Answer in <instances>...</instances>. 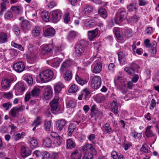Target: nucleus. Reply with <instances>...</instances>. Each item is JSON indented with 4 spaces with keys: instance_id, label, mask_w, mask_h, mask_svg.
Listing matches in <instances>:
<instances>
[{
    "instance_id": "nucleus-1",
    "label": "nucleus",
    "mask_w": 159,
    "mask_h": 159,
    "mask_svg": "<svg viewBox=\"0 0 159 159\" xmlns=\"http://www.w3.org/2000/svg\"><path fill=\"white\" fill-rule=\"evenodd\" d=\"M88 45L87 42L85 40H81L79 43L77 44L75 48V52L78 56H81L84 54L85 48Z\"/></svg>"
},
{
    "instance_id": "nucleus-2",
    "label": "nucleus",
    "mask_w": 159,
    "mask_h": 159,
    "mask_svg": "<svg viewBox=\"0 0 159 159\" xmlns=\"http://www.w3.org/2000/svg\"><path fill=\"white\" fill-rule=\"evenodd\" d=\"M53 76V73L50 70L47 69L41 72L39 74L41 81L43 82H47L50 81Z\"/></svg>"
},
{
    "instance_id": "nucleus-3",
    "label": "nucleus",
    "mask_w": 159,
    "mask_h": 159,
    "mask_svg": "<svg viewBox=\"0 0 159 159\" xmlns=\"http://www.w3.org/2000/svg\"><path fill=\"white\" fill-rule=\"evenodd\" d=\"M101 83L102 80L101 77L96 75L92 78L91 81L90 85L92 88L97 89L100 87Z\"/></svg>"
},
{
    "instance_id": "nucleus-4",
    "label": "nucleus",
    "mask_w": 159,
    "mask_h": 159,
    "mask_svg": "<svg viewBox=\"0 0 159 159\" xmlns=\"http://www.w3.org/2000/svg\"><path fill=\"white\" fill-rule=\"evenodd\" d=\"M59 99L57 98H55L50 103L51 109L53 113L56 114L60 110V107L58 105Z\"/></svg>"
},
{
    "instance_id": "nucleus-5",
    "label": "nucleus",
    "mask_w": 159,
    "mask_h": 159,
    "mask_svg": "<svg viewBox=\"0 0 159 159\" xmlns=\"http://www.w3.org/2000/svg\"><path fill=\"white\" fill-rule=\"evenodd\" d=\"M53 47L52 44H46L42 47L40 51L42 55L46 56L53 50Z\"/></svg>"
},
{
    "instance_id": "nucleus-6",
    "label": "nucleus",
    "mask_w": 159,
    "mask_h": 159,
    "mask_svg": "<svg viewBox=\"0 0 159 159\" xmlns=\"http://www.w3.org/2000/svg\"><path fill=\"white\" fill-rule=\"evenodd\" d=\"M52 90L50 86H47L44 89L43 93V97L46 100L50 99L52 97Z\"/></svg>"
},
{
    "instance_id": "nucleus-7",
    "label": "nucleus",
    "mask_w": 159,
    "mask_h": 159,
    "mask_svg": "<svg viewBox=\"0 0 159 159\" xmlns=\"http://www.w3.org/2000/svg\"><path fill=\"white\" fill-rule=\"evenodd\" d=\"M114 82L115 85L119 89H123L125 87V84L122 77H116Z\"/></svg>"
},
{
    "instance_id": "nucleus-8",
    "label": "nucleus",
    "mask_w": 159,
    "mask_h": 159,
    "mask_svg": "<svg viewBox=\"0 0 159 159\" xmlns=\"http://www.w3.org/2000/svg\"><path fill=\"white\" fill-rule=\"evenodd\" d=\"M13 68L16 71L20 73L24 71L25 66L23 62L19 61L14 63L13 66Z\"/></svg>"
},
{
    "instance_id": "nucleus-9",
    "label": "nucleus",
    "mask_w": 159,
    "mask_h": 159,
    "mask_svg": "<svg viewBox=\"0 0 159 159\" xmlns=\"http://www.w3.org/2000/svg\"><path fill=\"white\" fill-rule=\"evenodd\" d=\"M23 110L24 108L22 106H18L13 108L10 111V113L12 116L15 117L18 116L19 112Z\"/></svg>"
},
{
    "instance_id": "nucleus-10",
    "label": "nucleus",
    "mask_w": 159,
    "mask_h": 159,
    "mask_svg": "<svg viewBox=\"0 0 159 159\" xmlns=\"http://www.w3.org/2000/svg\"><path fill=\"white\" fill-rule=\"evenodd\" d=\"M16 92L19 93H21L25 91V86L23 83L19 82L17 83L14 87Z\"/></svg>"
},
{
    "instance_id": "nucleus-11",
    "label": "nucleus",
    "mask_w": 159,
    "mask_h": 159,
    "mask_svg": "<svg viewBox=\"0 0 159 159\" xmlns=\"http://www.w3.org/2000/svg\"><path fill=\"white\" fill-rule=\"evenodd\" d=\"M20 150L21 156L23 158H25L31 154V151L30 149L24 146H21Z\"/></svg>"
},
{
    "instance_id": "nucleus-12",
    "label": "nucleus",
    "mask_w": 159,
    "mask_h": 159,
    "mask_svg": "<svg viewBox=\"0 0 159 159\" xmlns=\"http://www.w3.org/2000/svg\"><path fill=\"white\" fill-rule=\"evenodd\" d=\"M21 24V28L24 32L28 31L30 29L31 24L29 20H23Z\"/></svg>"
},
{
    "instance_id": "nucleus-13",
    "label": "nucleus",
    "mask_w": 159,
    "mask_h": 159,
    "mask_svg": "<svg viewBox=\"0 0 159 159\" xmlns=\"http://www.w3.org/2000/svg\"><path fill=\"white\" fill-rule=\"evenodd\" d=\"M72 62L70 59H67L64 61L60 68L61 71L63 72L72 65Z\"/></svg>"
},
{
    "instance_id": "nucleus-14",
    "label": "nucleus",
    "mask_w": 159,
    "mask_h": 159,
    "mask_svg": "<svg viewBox=\"0 0 159 159\" xmlns=\"http://www.w3.org/2000/svg\"><path fill=\"white\" fill-rule=\"evenodd\" d=\"M113 32L118 40L122 41L123 40L121 29L120 28L115 27L113 29Z\"/></svg>"
},
{
    "instance_id": "nucleus-15",
    "label": "nucleus",
    "mask_w": 159,
    "mask_h": 159,
    "mask_svg": "<svg viewBox=\"0 0 159 159\" xmlns=\"http://www.w3.org/2000/svg\"><path fill=\"white\" fill-rule=\"evenodd\" d=\"M102 131L106 134H110L113 131V129L110 126L109 123H107L104 124L102 127Z\"/></svg>"
},
{
    "instance_id": "nucleus-16",
    "label": "nucleus",
    "mask_w": 159,
    "mask_h": 159,
    "mask_svg": "<svg viewBox=\"0 0 159 159\" xmlns=\"http://www.w3.org/2000/svg\"><path fill=\"white\" fill-rule=\"evenodd\" d=\"M35 154L37 157L41 156L42 157V159H49L50 156L49 153L46 151H37Z\"/></svg>"
},
{
    "instance_id": "nucleus-17",
    "label": "nucleus",
    "mask_w": 159,
    "mask_h": 159,
    "mask_svg": "<svg viewBox=\"0 0 159 159\" xmlns=\"http://www.w3.org/2000/svg\"><path fill=\"white\" fill-rule=\"evenodd\" d=\"M51 14L53 20H60L61 18V11L60 10H54L52 12Z\"/></svg>"
},
{
    "instance_id": "nucleus-18",
    "label": "nucleus",
    "mask_w": 159,
    "mask_h": 159,
    "mask_svg": "<svg viewBox=\"0 0 159 159\" xmlns=\"http://www.w3.org/2000/svg\"><path fill=\"white\" fill-rule=\"evenodd\" d=\"M102 63L100 62H98L94 65L92 72L95 74L100 73L102 70Z\"/></svg>"
},
{
    "instance_id": "nucleus-19",
    "label": "nucleus",
    "mask_w": 159,
    "mask_h": 159,
    "mask_svg": "<svg viewBox=\"0 0 159 159\" xmlns=\"http://www.w3.org/2000/svg\"><path fill=\"white\" fill-rule=\"evenodd\" d=\"M55 33V31L53 28H48L45 30L44 32L45 37H51L54 36Z\"/></svg>"
},
{
    "instance_id": "nucleus-20",
    "label": "nucleus",
    "mask_w": 159,
    "mask_h": 159,
    "mask_svg": "<svg viewBox=\"0 0 159 159\" xmlns=\"http://www.w3.org/2000/svg\"><path fill=\"white\" fill-rule=\"evenodd\" d=\"M98 30L96 28L94 30L89 31L88 32V35L89 39L92 41L98 35Z\"/></svg>"
},
{
    "instance_id": "nucleus-21",
    "label": "nucleus",
    "mask_w": 159,
    "mask_h": 159,
    "mask_svg": "<svg viewBox=\"0 0 159 159\" xmlns=\"http://www.w3.org/2000/svg\"><path fill=\"white\" fill-rule=\"evenodd\" d=\"M66 124L65 120L61 119L57 121L56 124V129L58 131H61L63 129Z\"/></svg>"
},
{
    "instance_id": "nucleus-22",
    "label": "nucleus",
    "mask_w": 159,
    "mask_h": 159,
    "mask_svg": "<svg viewBox=\"0 0 159 159\" xmlns=\"http://www.w3.org/2000/svg\"><path fill=\"white\" fill-rule=\"evenodd\" d=\"M1 86L3 89H8L10 87V84L9 83L8 79L6 78H3L2 81Z\"/></svg>"
},
{
    "instance_id": "nucleus-23",
    "label": "nucleus",
    "mask_w": 159,
    "mask_h": 159,
    "mask_svg": "<svg viewBox=\"0 0 159 159\" xmlns=\"http://www.w3.org/2000/svg\"><path fill=\"white\" fill-rule=\"evenodd\" d=\"M81 153L78 150L73 151L70 156L71 159H81Z\"/></svg>"
},
{
    "instance_id": "nucleus-24",
    "label": "nucleus",
    "mask_w": 159,
    "mask_h": 159,
    "mask_svg": "<svg viewBox=\"0 0 159 159\" xmlns=\"http://www.w3.org/2000/svg\"><path fill=\"white\" fill-rule=\"evenodd\" d=\"M118 60L121 64H123L126 61L125 53L122 52H120L117 53Z\"/></svg>"
},
{
    "instance_id": "nucleus-25",
    "label": "nucleus",
    "mask_w": 159,
    "mask_h": 159,
    "mask_svg": "<svg viewBox=\"0 0 159 159\" xmlns=\"http://www.w3.org/2000/svg\"><path fill=\"white\" fill-rule=\"evenodd\" d=\"M64 85L61 82H58L56 83L54 86L55 92L57 93H59L61 89L64 87Z\"/></svg>"
},
{
    "instance_id": "nucleus-26",
    "label": "nucleus",
    "mask_w": 159,
    "mask_h": 159,
    "mask_svg": "<svg viewBox=\"0 0 159 159\" xmlns=\"http://www.w3.org/2000/svg\"><path fill=\"white\" fill-rule=\"evenodd\" d=\"M31 32L33 36L34 37L38 36L40 33V27L38 26H35L32 30Z\"/></svg>"
},
{
    "instance_id": "nucleus-27",
    "label": "nucleus",
    "mask_w": 159,
    "mask_h": 159,
    "mask_svg": "<svg viewBox=\"0 0 159 159\" xmlns=\"http://www.w3.org/2000/svg\"><path fill=\"white\" fill-rule=\"evenodd\" d=\"M152 126H148L146 128L145 134L148 137H152L154 136V134L151 129Z\"/></svg>"
},
{
    "instance_id": "nucleus-28",
    "label": "nucleus",
    "mask_w": 159,
    "mask_h": 159,
    "mask_svg": "<svg viewBox=\"0 0 159 159\" xmlns=\"http://www.w3.org/2000/svg\"><path fill=\"white\" fill-rule=\"evenodd\" d=\"M84 23L85 26L89 28H92L97 25L94 20H85Z\"/></svg>"
},
{
    "instance_id": "nucleus-29",
    "label": "nucleus",
    "mask_w": 159,
    "mask_h": 159,
    "mask_svg": "<svg viewBox=\"0 0 159 159\" xmlns=\"http://www.w3.org/2000/svg\"><path fill=\"white\" fill-rule=\"evenodd\" d=\"M42 123V120L41 118L39 116L37 117L36 119L34 121L32 124V126H34L33 129V130H34L36 127L38 125H41Z\"/></svg>"
},
{
    "instance_id": "nucleus-30",
    "label": "nucleus",
    "mask_w": 159,
    "mask_h": 159,
    "mask_svg": "<svg viewBox=\"0 0 159 159\" xmlns=\"http://www.w3.org/2000/svg\"><path fill=\"white\" fill-rule=\"evenodd\" d=\"M28 50L31 56H35L37 52V48L34 47L31 44H29L28 47Z\"/></svg>"
},
{
    "instance_id": "nucleus-31",
    "label": "nucleus",
    "mask_w": 159,
    "mask_h": 159,
    "mask_svg": "<svg viewBox=\"0 0 159 159\" xmlns=\"http://www.w3.org/2000/svg\"><path fill=\"white\" fill-rule=\"evenodd\" d=\"M7 41V36L6 33L1 32L0 33V43L2 44Z\"/></svg>"
},
{
    "instance_id": "nucleus-32",
    "label": "nucleus",
    "mask_w": 159,
    "mask_h": 159,
    "mask_svg": "<svg viewBox=\"0 0 159 159\" xmlns=\"http://www.w3.org/2000/svg\"><path fill=\"white\" fill-rule=\"evenodd\" d=\"M118 105L116 101H113L111 104V108L112 111L116 115L118 113Z\"/></svg>"
},
{
    "instance_id": "nucleus-33",
    "label": "nucleus",
    "mask_w": 159,
    "mask_h": 159,
    "mask_svg": "<svg viewBox=\"0 0 159 159\" xmlns=\"http://www.w3.org/2000/svg\"><path fill=\"white\" fill-rule=\"evenodd\" d=\"M82 150L83 151H85L89 150L90 151L96 152V151L92 146L91 144L87 143L84 145L82 147Z\"/></svg>"
},
{
    "instance_id": "nucleus-34",
    "label": "nucleus",
    "mask_w": 159,
    "mask_h": 159,
    "mask_svg": "<svg viewBox=\"0 0 159 159\" xmlns=\"http://www.w3.org/2000/svg\"><path fill=\"white\" fill-rule=\"evenodd\" d=\"M43 145L45 147L50 148L52 145V142L50 139L47 138L43 140Z\"/></svg>"
},
{
    "instance_id": "nucleus-35",
    "label": "nucleus",
    "mask_w": 159,
    "mask_h": 159,
    "mask_svg": "<svg viewBox=\"0 0 159 159\" xmlns=\"http://www.w3.org/2000/svg\"><path fill=\"white\" fill-rule=\"evenodd\" d=\"M127 13L125 10H122L120 11L119 17H117L116 20H125L127 17Z\"/></svg>"
},
{
    "instance_id": "nucleus-36",
    "label": "nucleus",
    "mask_w": 159,
    "mask_h": 159,
    "mask_svg": "<svg viewBox=\"0 0 159 159\" xmlns=\"http://www.w3.org/2000/svg\"><path fill=\"white\" fill-rule=\"evenodd\" d=\"M40 92V89L37 88H35L30 92L31 96L33 97H38Z\"/></svg>"
},
{
    "instance_id": "nucleus-37",
    "label": "nucleus",
    "mask_w": 159,
    "mask_h": 159,
    "mask_svg": "<svg viewBox=\"0 0 159 159\" xmlns=\"http://www.w3.org/2000/svg\"><path fill=\"white\" fill-rule=\"evenodd\" d=\"M98 12L99 14L103 19H105L107 16V12L104 8H100L98 10Z\"/></svg>"
},
{
    "instance_id": "nucleus-38",
    "label": "nucleus",
    "mask_w": 159,
    "mask_h": 159,
    "mask_svg": "<svg viewBox=\"0 0 159 159\" xmlns=\"http://www.w3.org/2000/svg\"><path fill=\"white\" fill-rule=\"evenodd\" d=\"M75 143L70 139H68L66 142V146L68 148H72L75 146Z\"/></svg>"
},
{
    "instance_id": "nucleus-39",
    "label": "nucleus",
    "mask_w": 159,
    "mask_h": 159,
    "mask_svg": "<svg viewBox=\"0 0 159 159\" xmlns=\"http://www.w3.org/2000/svg\"><path fill=\"white\" fill-rule=\"evenodd\" d=\"M128 11L131 12L134 11L136 12L137 9L135 3H132L127 7Z\"/></svg>"
},
{
    "instance_id": "nucleus-40",
    "label": "nucleus",
    "mask_w": 159,
    "mask_h": 159,
    "mask_svg": "<svg viewBox=\"0 0 159 159\" xmlns=\"http://www.w3.org/2000/svg\"><path fill=\"white\" fill-rule=\"evenodd\" d=\"M30 142V146L32 148H35L38 146L37 141L35 138H31Z\"/></svg>"
},
{
    "instance_id": "nucleus-41",
    "label": "nucleus",
    "mask_w": 159,
    "mask_h": 159,
    "mask_svg": "<svg viewBox=\"0 0 159 159\" xmlns=\"http://www.w3.org/2000/svg\"><path fill=\"white\" fill-rule=\"evenodd\" d=\"M124 70L131 76L134 75L135 73V71L130 67H126L124 68Z\"/></svg>"
},
{
    "instance_id": "nucleus-42",
    "label": "nucleus",
    "mask_w": 159,
    "mask_h": 159,
    "mask_svg": "<svg viewBox=\"0 0 159 159\" xmlns=\"http://www.w3.org/2000/svg\"><path fill=\"white\" fill-rule=\"evenodd\" d=\"M93 7L92 6L87 5L86 6L83 11L84 14L86 15L88 14L93 11Z\"/></svg>"
},
{
    "instance_id": "nucleus-43",
    "label": "nucleus",
    "mask_w": 159,
    "mask_h": 159,
    "mask_svg": "<svg viewBox=\"0 0 159 159\" xmlns=\"http://www.w3.org/2000/svg\"><path fill=\"white\" fill-rule=\"evenodd\" d=\"M78 89V87L76 85L72 84L70 87L68 91L70 93H75Z\"/></svg>"
},
{
    "instance_id": "nucleus-44",
    "label": "nucleus",
    "mask_w": 159,
    "mask_h": 159,
    "mask_svg": "<svg viewBox=\"0 0 159 159\" xmlns=\"http://www.w3.org/2000/svg\"><path fill=\"white\" fill-rule=\"evenodd\" d=\"M66 106L67 108H73L76 105V103L75 101L70 100L66 101Z\"/></svg>"
},
{
    "instance_id": "nucleus-45",
    "label": "nucleus",
    "mask_w": 159,
    "mask_h": 159,
    "mask_svg": "<svg viewBox=\"0 0 159 159\" xmlns=\"http://www.w3.org/2000/svg\"><path fill=\"white\" fill-rule=\"evenodd\" d=\"M75 79L77 82L81 85L87 83V81L85 80L82 79L77 75H76Z\"/></svg>"
},
{
    "instance_id": "nucleus-46",
    "label": "nucleus",
    "mask_w": 159,
    "mask_h": 159,
    "mask_svg": "<svg viewBox=\"0 0 159 159\" xmlns=\"http://www.w3.org/2000/svg\"><path fill=\"white\" fill-rule=\"evenodd\" d=\"M24 80L30 86L32 85L33 82V79L32 75H28L25 76L24 78Z\"/></svg>"
},
{
    "instance_id": "nucleus-47",
    "label": "nucleus",
    "mask_w": 159,
    "mask_h": 159,
    "mask_svg": "<svg viewBox=\"0 0 159 159\" xmlns=\"http://www.w3.org/2000/svg\"><path fill=\"white\" fill-rule=\"evenodd\" d=\"M41 16L43 20H49V16L48 15V12L47 11H43L41 13Z\"/></svg>"
},
{
    "instance_id": "nucleus-48",
    "label": "nucleus",
    "mask_w": 159,
    "mask_h": 159,
    "mask_svg": "<svg viewBox=\"0 0 159 159\" xmlns=\"http://www.w3.org/2000/svg\"><path fill=\"white\" fill-rule=\"evenodd\" d=\"M77 35L78 33L76 32L71 31L69 33L68 37L69 39H71L77 36Z\"/></svg>"
},
{
    "instance_id": "nucleus-49",
    "label": "nucleus",
    "mask_w": 159,
    "mask_h": 159,
    "mask_svg": "<svg viewBox=\"0 0 159 159\" xmlns=\"http://www.w3.org/2000/svg\"><path fill=\"white\" fill-rule=\"evenodd\" d=\"M11 10L17 13H19L22 11V8L20 6H12L11 8Z\"/></svg>"
},
{
    "instance_id": "nucleus-50",
    "label": "nucleus",
    "mask_w": 159,
    "mask_h": 159,
    "mask_svg": "<svg viewBox=\"0 0 159 159\" xmlns=\"http://www.w3.org/2000/svg\"><path fill=\"white\" fill-rule=\"evenodd\" d=\"M72 74L70 71L67 72L64 75V79L67 81L70 80L72 78Z\"/></svg>"
},
{
    "instance_id": "nucleus-51",
    "label": "nucleus",
    "mask_w": 159,
    "mask_h": 159,
    "mask_svg": "<svg viewBox=\"0 0 159 159\" xmlns=\"http://www.w3.org/2000/svg\"><path fill=\"white\" fill-rule=\"evenodd\" d=\"M76 126L74 124H70L68 127V133L71 134L75 129Z\"/></svg>"
},
{
    "instance_id": "nucleus-52",
    "label": "nucleus",
    "mask_w": 159,
    "mask_h": 159,
    "mask_svg": "<svg viewBox=\"0 0 159 159\" xmlns=\"http://www.w3.org/2000/svg\"><path fill=\"white\" fill-rule=\"evenodd\" d=\"M25 135V133L24 132H22L21 133H19L15 135L14 138L16 141H17L19 139L23 138Z\"/></svg>"
},
{
    "instance_id": "nucleus-53",
    "label": "nucleus",
    "mask_w": 159,
    "mask_h": 159,
    "mask_svg": "<svg viewBox=\"0 0 159 159\" xmlns=\"http://www.w3.org/2000/svg\"><path fill=\"white\" fill-rule=\"evenodd\" d=\"M61 59H59L56 61L53 62L51 63V66L53 67L57 68L59 66L60 63L62 61Z\"/></svg>"
},
{
    "instance_id": "nucleus-54",
    "label": "nucleus",
    "mask_w": 159,
    "mask_h": 159,
    "mask_svg": "<svg viewBox=\"0 0 159 159\" xmlns=\"http://www.w3.org/2000/svg\"><path fill=\"white\" fill-rule=\"evenodd\" d=\"M51 121L46 120L45 121L44 127L45 129L48 131H49L51 126Z\"/></svg>"
},
{
    "instance_id": "nucleus-55",
    "label": "nucleus",
    "mask_w": 159,
    "mask_h": 159,
    "mask_svg": "<svg viewBox=\"0 0 159 159\" xmlns=\"http://www.w3.org/2000/svg\"><path fill=\"white\" fill-rule=\"evenodd\" d=\"M9 3L8 0H2L1 3V8L2 10L6 9V5Z\"/></svg>"
},
{
    "instance_id": "nucleus-56",
    "label": "nucleus",
    "mask_w": 159,
    "mask_h": 159,
    "mask_svg": "<svg viewBox=\"0 0 159 159\" xmlns=\"http://www.w3.org/2000/svg\"><path fill=\"white\" fill-rule=\"evenodd\" d=\"M91 116L92 117H101L102 116V113L98 110L96 111V112H94V113L92 114H91Z\"/></svg>"
},
{
    "instance_id": "nucleus-57",
    "label": "nucleus",
    "mask_w": 159,
    "mask_h": 159,
    "mask_svg": "<svg viewBox=\"0 0 159 159\" xmlns=\"http://www.w3.org/2000/svg\"><path fill=\"white\" fill-rule=\"evenodd\" d=\"M13 16L11 12L9 11H7L5 15V18L7 19H11Z\"/></svg>"
},
{
    "instance_id": "nucleus-58",
    "label": "nucleus",
    "mask_w": 159,
    "mask_h": 159,
    "mask_svg": "<svg viewBox=\"0 0 159 159\" xmlns=\"http://www.w3.org/2000/svg\"><path fill=\"white\" fill-rule=\"evenodd\" d=\"M131 134L133 137L136 139H139L141 137V133H137L134 132L131 133Z\"/></svg>"
},
{
    "instance_id": "nucleus-59",
    "label": "nucleus",
    "mask_w": 159,
    "mask_h": 159,
    "mask_svg": "<svg viewBox=\"0 0 159 159\" xmlns=\"http://www.w3.org/2000/svg\"><path fill=\"white\" fill-rule=\"evenodd\" d=\"M3 96L5 98L8 99H10L12 98L13 95L12 92H9L5 93Z\"/></svg>"
},
{
    "instance_id": "nucleus-60",
    "label": "nucleus",
    "mask_w": 159,
    "mask_h": 159,
    "mask_svg": "<svg viewBox=\"0 0 159 159\" xmlns=\"http://www.w3.org/2000/svg\"><path fill=\"white\" fill-rule=\"evenodd\" d=\"M93 156L91 153H89L85 154L82 159H93Z\"/></svg>"
},
{
    "instance_id": "nucleus-61",
    "label": "nucleus",
    "mask_w": 159,
    "mask_h": 159,
    "mask_svg": "<svg viewBox=\"0 0 159 159\" xmlns=\"http://www.w3.org/2000/svg\"><path fill=\"white\" fill-rule=\"evenodd\" d=\"M156 102L154 99H152L151 100V104H150L149 108L151 110H152L156 106Z\"/></svg>"
},
{
    "instance_id": "nucleus-62",
    "label": "nucleus",
    "mask_w": 159,
    "mask_h": 159,
    "mask_svg": "<svg viewBox=\"0 0 159 159\" xmlns=\"http://www.w3.org/2000/svg\"><path fill=\"white\" fill-rule=\"evenodd\" d=\"M54 141L56 142V143L57 145H60L61 143L62 138L59 136L55 139Z\"/></svg>"
},
{
    "instance_id": "nucleus-63",
    "label": "nucleus",
    "mask_w": 159,
    "mask_h": 159,
    "mask_svg": "<svg viewBox=\"0 0 159 159\" xmlns=\"http://www.w3.org/2000/svg\"><path fill=\"white\" fill-rule=\"evenodd\" d=\"M125 34L126 37L129 38L132 36V32L131 30H127L125 31Z\"/></svg>"
},
{
    "instance_id": "nucleus-64",
    "label": "nucleus",
    "mask_w": 159,
    "mask_h": 159,
    "mask_svg": "<svg viewBox=\"0 0 159 159\" xmlns=\"http://www.w3.org/2000/svg\"><path fill=\"white\" fill-rule=\"evenodd\" d=\"M111 156L113 159H119V157L118 156L116 152L115 151H113L111 152Z\"/></svg>"
}]
</instances>
